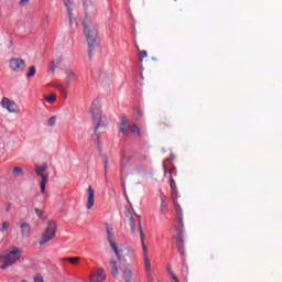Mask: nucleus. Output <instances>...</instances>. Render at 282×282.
<instances>
[{"label":"nucleus","mask_w":282,"mask_h":282,"mask_svg":"<svg viewBox=\"0 0 282 282\" xmlns=\"http://www.w3.org/2000/svg\"><path fill=\"white\" fill-rule=\"evenodd\" d=\"M84 34L88 43V56L91 58L94 52H96V46L98 45V28L86 18L84 21Z\"/></svg>","instance_id":"obj_1"},{"label":"nucleus","mask_w":282,"mask_h":282,"mask_svg":"<svg viewBox=\"0 0 282 282\" xmlns=\"http://www.w3.org/2000/svg\"><path fill=\"white\" fill-rule=\"evenodd\" d=\"M23 251L17 247H11L10 250L6 251L3 254L0 256L2 259L3 264L0 265V270H8V268L14 265L17 261L21 260Z\"/></svg>","instance_id":"obj_2"},{"label":"nucleus","mask_w":282,"mask_h":282,"mask_svg":"<svg viewBox=\"0 0 282 282\" xmlns=\"http://www.w3.org/2000/svg\"><path fill=\"white\" fill-rule=\"evenodd\" d=\"M111 248H112L119 263H126L127 265H131V263H133L134 252L131 248H129V247L118 248V246L113 242L111 243Z\"/></svg>","instance_id":"obj_3"},{"label":"nucleus","mask_w":282,"mask_h":282,"mask_svg":"<svg viewBox=\"0 0 282 282\" xmlns=\"http://www.w3.org/2000/svg\"><path fill=\"white\" fill-rule=\"evenodd\" d=\"M56 232H58V225H56V221L50 220L41 235L39 241L40 247L45 248L50 241H54V239H56Z\"/></svg>","instance_id":"obj_4"},{"label":"nucleus","mask_w":282,"mask_h":282,"mask_svg":"<svg viewBox=\"0 0 282 282\" xmlns=\"http://www.w3.org/2000/svg\"><path fill=\"white\" fill-rule=\"evenodd\" d=\"M89 111L93 120L97 122L95 131H98L99 127H105V123L102 122V111L100 110L98 101H93Z\"/></svg>","instance_id":"obj_5"},{"label":"nucleus","mask_w":282,"mask_h":282,"mask_svg":"<svg viewBox=\"0 0 282 282\" xmlns=\"http://www.w3.org/2000/svg\"><path fill=\"white\" fill-rule=\"evenodd\" d=\"M47 171V163H43L42 165H36L35 166V175L37 177H41V192L45 193V186L47 184V180H50V175L46 174L45 172Z\"/></svg>","instance_id":"obj_6"},{"label":"nucleus","mask_w":282,"mask_h":282,"mask_svg":"<svg viewBox=\"0 0 282 282\" xmlns=\"http://www.w3.org/2000/svg\"><path fill=\"white\" fill-rule=\"evenodd\" d=\"M9 67L11 72H23L25 69V62L21 57H12L9 59Z\"/></svg>","instance_id":"obj_7"},{"label":"nucleus","mask_w":282,"mask_h":282,"mask_svg":"<svg viewBox=\"0 0 282 282\" xmlns=\"http://www.w3.org/2000/svg\"><path fill=\"white\" fill-rule=\"evenodd\" d=\"M1 106L3 109H7L9 113H17V109L19 107L14 100H10L8 97L2 98Z\"/></svg>","instance_id":"obj_8"},{"label":"nucleus","mask_w":282,"mask_h":282,"mask_svg":"<svg viewBox=\"0 0 282 282\" xmlns=\"http://www.w3.org/2000/svg\"><path fill=\"white\" fill-rule=\"evenodd\" d=\"M107 281V274H105V269H97L90 275V282H105Z\"/></svg>","instance_id":"obj_9"},{"label":"nucleus","mask_w":282,"mask_h":282,"mask_svg":"<svg viewBox=\"0 0 282 282\" xmlns=\"http://www.w3.org/2000/svg\"><path fill=\"white\" fill-rule=\"evenodd\" d=\"M95 192H94V187L88 186V200H87V205L86 208L88 210H91V208H94V204H96V198H95Z\"/></svg>","instance_id":"obj_10"},{"label":"nucleus","mask_w":282,"mask_h":282,"mask_svg":"<svg viewBox=\"0 0 282 282\" xmlns=\"http://www.w3.org/2000/svg\"><path fill=\"white\" fill-rule=\"evenodd\" d=\"M183 232H184V228L181 227V230H178L177 238H176V248L180 254H184V239L182 238Z\"/></svg>","instance_id":"obj_11"},{"label":"nucleus","mask_w":282,"mask_h":282,"mask_svg":"<svg viewBox=\"0 0 282 282\" xmlns=\"http://www.w3.org/2000/svg\"><path fill=\"white\" fill-rule=\"evenodd\" d=\"M20 232L22 237H30V234L32 232V225H30V223L22 221L20 224Z\"/></svg>","instance_id":"obj_12"},{"label":"nucleus","mask_w":282,"mask_h":282,"mask_svg":"<svg viewBox=\"0 0 282 282\" xmlns=\"http://www.w3.org/2000/svg\"><path fill=\"white\" fill-rule=\"evenodd\" d=\"M110 270L115 279H120V269L118 268V262L116 260H110Z\"/></svg>","instance_id":"obj_13"},{"label":"nucleus","mask_w":282,"mask_h":282,"mask_svg":"<svg viewBox=\"0 0 282 282\" xmlns=\"http://www.w3.org/2000/svg\"><path fill=\"white\" fill-rule=\"evenodd\" d=\"M64 6L65 8H67L69 24L72 25V23H74V13L72 12V0H64Z\"/></svg>","instance_id":"obj_14"},{"label":"nucleus","mask_w":282,"mask_h":282,"mask_svg":"<svg viewBox=\"0 0 282 282\" xmlns=\"http://www.w3.org/2000/svg\"><path fill=\"white\" fill-rule=\"evenodd\" d=\"M76 80V74H74V70L67 69L66 70V77H65V84L69 85Z\"/></svg>","instance_id":"obj_15"},{"label":"nucleus","mask_w":282,"mask_h":282,"mask_svg":"<svg viewBox=\"0 0 282 282\" xmlns=\"http://www.w3.org/2000/svg\"><path fill=\"white\" fill-rule=\"evenodd\" d=\"M126 217L128 218L132 235H135V220L133 219V215L131 212H128Z\"/></svg>","instance_id":"obj_16"},{"label":"nucleus","mask_w":282,"mask_h":282,"mask_svg":"<svg viewBox=\"0 0 282 282\" xmlns=\"http://www.w3.org/2000/svg\"><path fill=\"white\" fill-rule=\"evenodd\" d=\"M122 276L126 282H133V272L131 269H123Z\"/></svg>","instance_id":"obj_17"},{"label":"nucleus","mask_w":282,"mask_h":282,"mask_svg":"<svg viewBox=\"0 0 282 282\" xmlns=\"http://www.w3.org/2000/svg\"><path fill=\"white\" fill-rule=\"evenodd\" d=\"M164 173H169V175H170V188H171V191L176 189L177 185L175 184V180L173 178V170H166V166H164Z\"/></svg>","instance_id":"obj_18"},{"label":"nucleus","mask_w":282,"mask_h":282,"mask_svg":"<svg viewBox=\"0 0 282 282\" xmlns=\"http://www.w3.org/2000/svg\"><path fill=\"white\" fill-rule=\"evenodd\" d=\"M160 199H161V214L166 215V206H167L166 196L164 194H162Z\"/></svg>","instance_id":"obj_19"},{"label":"nucleus","mask_w":282,"mask_h":282,"mask_svg":"<svg viewBox=\"0 0 282 282\" xmlns=\"http://www.w3.org/2000/svg\"><path fill=\"white\" fill-rule=\"evenodd\" d=\"M174 205L177 214L180 215L178 221L181 224V228H184V219L182 218V215H183L182 207L177 203Z\"/></svg>","instance_id":"obj_20"},{"label":"nucleus","mask_w":282,"mask_h":282,"mask_svg":"<svg viewBox=\"0 0 282 282\" xmlns=\"http://www.w3.org/2000/svg\"><path fill=\"white\" fill-rule=\"evenodd\" d=\"M24 172L21 166L13 167V177H23Z\"/></svg>","instance_id":"obj_21"},{"label":"nucleus","mask_w":282,"mask_h":282,"mask_svg":"<svg viewBox=\"0 0 282 282\" xmlns=\"http://www.w3.org/2000/svg\"><path fill=\"white\" fill-rule=\"evenodd\" d=\"M44 100L48 102V105H54L56 102V94L51 93L48 96L44 97Z\"/></svg>","instance_id":"obj_22"},{"label":"nucleus","mask_w":282,"mask_h":282,"mask_svg":"<svg viewBox=\"0 0 282 282\" xmlns=\"http://www.w3.org/2000/svg\"><path fill=\"white\" fill-rule=\"evenodd\" d=\"M62 261H68V263H72V265H77V263L80 261V258L79 257L63 258Z\"/></svg>","instance_id":"obj_23"},{"label":"nucleus","mask_w":282,"mask_h":282,"mask_svg":"<svg viewBox=\"0 0 282 282\" xmlns=\"http://www.w3.org/2000/svg\"><path fill=\"white\" fill-rule=\"evenodd\" d=\"M130 127L131 126L129 123L128 124H120V129H119L120 133H123V135H127L129 133Z\"/></svg>","instance_id":"obj_24"},{"label":"nucleus","mask_w":282,"mask_h":282,"mask_svg":"<svg viewBox=\"0 0 282 282\" xmlns=\"http://www.w3.org/2000/svg\"><path fill=\"white\" fill-rule=\"evenodd\" d=\"M138 52H140V57L139 61L140 63H142V61H144V58H147V56H149V54L147 53V51H140V46H137Z\"/></svg>","instance_id":"obj_25"},{"label":"nucleus","mask_w":282,"mask_h":282,"mask_svg":"<svg viewBox=\"0 0 282 282\" xmlns=\"http://www.w3.org/2000/svg\"><path fill=\"white\" fill-rule=\"evenodd\" d=\"M129 133H138V135H141L140 128H138V124L130 126Z\"/></svg>","instance_id":"obj_26"},{"label":"nucleus","mask_w":282,"mask_h":282,"mask_svg":"<svg viewBox=\"0 0 282 282\" xmlns=\"http://www.w3.org/2000/svg\"><path fill=\"white\" fill-rule=\"evenodd\" d=\"M171 197H172L173 204H176L177 203V197H180V195L177 194V188L176 189H171Z\"/></svg>","instance_id":"obj_27"},{"label":"nucleus","mask_w":282,"mask_h":282,"mask_svg":"<svg viewBox=\"0 0 282 282\" xmlns=\"http://www.w3.org/2000/svg\"><path fill=\"white\" fill-rule=\"evenodd\" d=\"M35 74H36V67L31 66L29 68V72L26 73V78H32L33 76H35Z\"/></svg>","instance_id":"obj_28"},{"label":"nucleus","mask_w":282,"mask_h":282,"mask_svg":"<svg viewBox=\"0 0 282 282\" xmlns=\"http://www.w3.org/2000/svg\"><path fill=\"white\" fill-rule=\"evenodd\" d=\"M107 235H108V241L110 243V248L112 243H116V241H113V234H111V231L109 230V228L107 229Z\"/></svg>","instance_id":"obj_29"},{"label":"nucleus","mask_w":282,"mask_h":282,"mask_svg":"<svg viewBox=\"0 0 282 282\" xmlns=\"http://www.w3.org/2000/svg\"><path fill=\"white\" fill-rule=\"evenodd\" d=\"M56 67H58V64H56L55 62H51L48 64V69L52 72V74H54V72H56Z\"/></svg>","instance_id":"obj_30"},{"label":"nucleus","mask_w":282,"mask_h":282,"mask_svg":"<svg viewBox=\"0 0 282 282\" xmlns=\"http://www.w3.org/2000/svg\"><path fill=\"white\" fill-rule=\"evenodd\" d=\"M139 230H140V235H141V243H144V239H145V235H144V229H142V224H139Z\"/></svg>","instance_id":"obj_31"},{"label":"nucleus","mask_w":282,"mask_h":282,"mask_svg":"<svg viewBox=\"0 0 282 282\" xmlns=\"http://www.w3.org/2000/svg\"><path fill=\"white\" fill-rule=\"evenodd\" d=\"M142 248H143V258L149 257V247H147V243L143 242L141 243Z\"/></svg>","instance_id":"obj_32"},{"label":"nucleus","mask_w":282,"mask_h":282,"mask_svg":"<svg viewBox=\"0 0 282 282\" xmlns=\"http://www.w3.org/2000/svg\"><path fill=\"white\" fill-rule=\"evenodd\" d=\"M8 228H10V223L3 221L2 223V228L0 229V232H6V230H8Z\"/></svg>","instance_id":"obj_33"},{"label":"nucleus","mask_w":282,"mask_h":282,"mask_svg":"<svg viewBox=\"0 0 282 282\" xmlns=\"http://www.w3.org/2000/svg\"><path fill=\"white\" fill-rule=\"evenodd\" d=\"M143 259H144L145 270L149 272L151 270V262L149 261V257H145Z\"/></svg>","instance_id":"obj_34"},{"label":"nucleus","mask_w":282,"mask_h":282,"mask_svg":"<svg viewBox=\"0 0 282 282\" xmlns=\"http://www.w3.org/2000/svg\"><path fill=\"white\" fill-rule=\"evenodd\" d=\"M48 127H54L56 124V117H51L47 121Z\"/></svg>","instance_id":"obj_35"},{"label":"nucleus","mask_w":282,"mask_h":282,"mask_svg":"<svg viewBox=\"0 0 282 282\" xmlns=\"http://www.w3.org/2000/svg\"><path fill=\"white\" fill-rule=\"evenodd\" d=\"M169 274H170L171 279H173V281L180 282V280L177 279V275H175V273L173 272V270H170V271H169Z\"/></svg>","instance_id":"obj_36"},{"label":"nucleus","mask_w":282,"mask_h":282,"mask_svg":"<svg viewBox=\"0 0 282 282\" xmlns=\"http://www.w3.org/2000/svg\"><path fill=\"white\" fill-rule=\"evenodd\" d=\"M35 215L40 218L43 219V210L35 208Z\"/></svg>","instance_id":"obj_37"},{"label":"nucleus","mask_w":282,"mask_h":282,"mask_svg":"<svg viewBox=\"0 0 282 282\" xmlns=\"http://www.w3.org/2000/svg\"><path fill=\"white\" fill-rule=\"evenodd\" d=\"M107 171H109V159L105 160V173H107Z\"/></svg>","instance_id":"obj_38"},{"label":"nucleus","mask_w":282,"mask_h":282,"mask_svg":"<svg viewBox=\"0 0 282 282\" xmlns=\"http://www.w3.org/2000/svg\"><path fill=\"white\" fill-rule=\"evenodd\" d=\"M120 124H129V119H127V117H122L121 118V123Z\"/></svg>","instance_id":"obj_39"},{"label":"nucleus","mask_w":282,"mask_h":282,"mask_svg":"<svg viewBox=\"0 0 282 282\" xmlns=\"http://www.w3.org/2000/svg\"><path fill=\"white\" fill-rule=\"evenodd\" d=\"M34 282H45L41 275L34 278Z\"/></svg>","instance_id":"obj_40"},{"label":"nucleus","mask_w":282,"mask_h":282,"mask_svg":"<svg viewBox=\"0 0 282 282\" xmlns=\"http://www.w3.org/2000/svg\"><path fill=\"white\" fill-rule=\"evenodd\" d=\"M84 6H85L86 8H89V6H91V0H85V1H84Z\"/></svg>","instance_id":"obj_41"},{"label":"nucleus","mask_w":282,"mask_h":282,"mask_svg":"<svg viewBox=\"0 0 282 282\" xmlns=\"http://www.w3.org/2000/svg\"><path fill=\"white\" fill-rule=\"evenodd\" d=\"M137 113H138V118H137V120H140V118H142V110H140V109H137Z\"/></svg>","instance_id":"obj_42"},{"label":"nucleus","mask_w":282,"mask_h":282,"mask_svg":"<svg viewBox=\"0 0 282 282\" xmlns=\"http://www.w3.org/2000/svg\"><path fill=\"white\" fill-rule=\"evenodd\" d=\"M26 3H30V0H20V6H25Z\"/></svg>","instance_id":"obj_43"},{"label":"nucleus","mask_w":282,"mask_h":282,"mask_svg":"<svg viewBox=\"0 0 282 282\" xmlns=\"http://www.w3.org/2000/svg\"><path fill=\"white\" fill-rule=\"evenodd\" d=\"M170 270H171V265H167V273H169Z\"/></svg>","instance_id":"obj_44"},{"label":"nucleus","mask_w":282,"mask_h":282,"mask_svg":"<svg viewBox=\"0 0 282 282\" xmlns=\"http://www.w3.org/2000/svg\"><path fill=\"white\" fill-rule=\"evenodd\" d=\"M7 213H10V207L7 208Z\"/></svg>","instance_id":"obj_45"}]
</instances>
